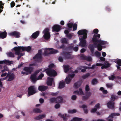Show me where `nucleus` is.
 <instances>
[{
    "label": "nucleus",
    "mask_w": 121,
    "mask_h": 121,
    "mask_svg": "<svg viewBox=\"0 0 121 121\" xmlns=\"http://www.w3.org/2000/svg\"><path fill=\"white\" fill-rule=\"evenodd\" d=\"M72 120V121H81L82 119L75 117H73Z\"/></svg>",
    "instance_id": "nucleus-32"
},
{
    "label": "nucleus",
    "mask_w": 121,
    "mask_h": 121,
    "mask_svg": "<svg viewBox=\"0 0 121 121\" xmlns=\"http://www.w3.org/2000/svg\"><path fill=\"white\" fill-rule=\"evenodd\" d=\"M94 54L95 56L98 57H99L101 55L100 53L97 51H95Z\"/></svg>",
    "instance_id": "nucleus-45"
},
{
    "label": "nucleus",
    "mask_w": 121,
    "mask_h": 121,
    "mask_svg": "<svg viewBox=\"0 0 121 121\" xmlns=\"http://www.w3.org/2000/svg\"><path fill=\"white\" fill-rule=\"evenodd\" d=\"M104 65L106 67V68H108L110 66L111 64L108 63V61H105L104 62Z\"/></svg>",
    "instance_id": "nucleus-36"
},
{
    "label": "nucleus",
    "mask_w": 121,
    "mask_h": 121,
    "mask_svg": "<svg viewBox=\"0 0 121 121\" xmlns=\"http://www.w3.org/2000/svg\"><path fill=\"white\" fill-rule=\"evenodd\" d=\"M33 112L35 113H38L41 112H42V111L39 109L35 108L33 109Z\"/></svg>",
    "instance_id": "nucleus-34"
},
{
    "label": "nucleus",
    "mask_w": 121,
    "mask_h": 121,
    "mask_svg": "<svg viewBox=\"0 0 121 121\" xmlns=\"http://www.w3.org/2000/svg\"><path fill=\"white\" fill-rule=\"evenodd\" d=\"M82 83V81H79L74 84V86L75 88H77L79 87L81 85Z\"/></svg>",
    "instance_id": "nucleus-20"
},
{
    "label": "nucleus",
    "mask_w": 121,
    "mask_h": 121,
    "mask_svg": "<svg viewBox=\"0 0 121 121\" xmlns=\"http://www.w3.org/2000/svg\"><path fill=\"white\" fill-rule=\"evenodd\" d=\"M117 78V77L113 75H112L111 76L108 77L109 79L111 80H113L114 79H116Z\"/></svg>",
    "instance_id": "nucleus-31"
},
{
    "label": "nucleus",
    "mask_w": 121,
    "mask_h": 121,
    "mask_svg": "<svg viewBox=\"0 0 121 121\" xmlns=\"http://www.w3.org/2000/svg\"><path fill=\"white\" fill-rule=\"evenodd\" d=\"M35 13L37 14H38L39 13V10L38 9H36L35 10Z\"/></svg>",
    "instance_id": "nucleus-63"
},
{
    "label": "nucleus",
    "mask_w": 121,
    "mask_h": 121,
    "mask_svg": "<svg viewBox=\"0 0 121 121\" xmlns=\"http://www.w3.org/2000/svg\"><path fill=\"white\" fill-rule=\"evenodd\" d=\"M81 57L83 58V59H85L87 60L90 61H91L92 60V58L90 56L87 57L81 54Z\"/></svg>",
    "instance_id": "nucleus-26"
},
{
    "label": "nucleus",
    "mask_w": 121,
    "mask_h": 121,
    "mask_svg": "<svg viewBox=\"0 0 121 121\" xmlns=\"http://www.w3.org/2000/svg\"><path fill=\"white\" fill-rule=\"evenodd\" d=\"M64 58L65 59H68L71 58V55L69 52H64L62 54Z\"/></svg>",
    "instance_id": "nucleus-16"
},
{
    "label": "nucleus",
    "mask_w": 121,
    "mask_h": 121,
    "mask_svg": "<svg viewBox=\"0 0 121 121\" xmlns=\"http://www.w3.org/2000/svg\"><path fill=\"white\" fill-rule=\"evenodd\" d=\"M9 35L11 36H13L16 38H19L20 37L21 34L19 32L15 31L10 33Z\"/></svg>",
    "instance_id": "nucleus-10"
},
{
    "label": "nucleus",
    "mask_w": 121,
    "mask_h": 121,
    "mask_svg": "<svg viewBox=\"0 0 121 121\" xmlns=\"http://www.w3.org/2000/svg\"><path fill=\"white\" fill-rule=\"evenodd\" d=\"M90 75V74L89 73H87L86 74L82 76V77L83 78L85 79Z\"/></svg>",
    "instance_id": "nucleus-38"
},
{
    "label": "nucleus",
    "mask_w": 121,
    "mask_h": 121,
    "mask_svg": "<svg viewBox=\"0 0 121 121\" xmlns=\"http://www.w3.org/2000/svg\"><path fill=\"white\" fill-rule=\"evenodd\" d=\"M20 47L21 48V49H22V51H26L28 52L30 51L31 49V47L30 46H28L27 47Z\"/></svg>",
    "instance_id": "nucleus-17"
},
{
    "label": "nucleus",
    "mask_w": 121,
    "mask_h": 121,
    "mask_svg": "<svg viewBox=\"0 0 121 121\" xmlns=\"http://www.w3.org/2000/svg\"><path fill=\"white\" fill-rule=\"evenodd\" d=\"M4 3H3L2 1H0V13L3 11V9L4 8L3 6Z\"/></svg>",
    "instance_id": "nucleus-30"
},
{
    "label": "nucleus",
    "mask_w": 121,
    "mask_h": 121,
    "mask_svg": "<svg viewBox=\"0 0 121 121\" xmlns=\"http://www.w3.org/2000/svg\"><path fill=\"white\" fill-rule=\"evenodd\" d=\"M65 83L64 82L61 81L59 83L58 88L60 89L63 88L65 87Z\"/></svg>",
    "instance_id": "nucleus-27"
},
{
    "label": "nucleus",
    "mask_w": 121,
    "mask_h": 121,
    "mask_svg": "<svg viewBox=\"0 0 121 121\" xmlns=\"http://www.w3.org/2000/svg\"><path fill=\"white\" fill-rule=\"evenodd\" d=\"M114 113H113L111 114L108 117V121H113L112 119L113 118V117L114 116Z\"/></svg>",
    "instance_id": "nucleus-29"
},
{
    "label": "nucleus",
    "mask_w": 121,
    "mask_h": 121,
    "mask_svg": "<svg viewBox=\"0 0 121 121\" xmlns=\"http://www.w3.org/2000/svg\"><path fill=\"white\" fill-rule=\"evenodd\" d=\"M86 95L83 96L82 97V99L83 100L85 101L91 95V93L90 92H86Z\"/></svg>",
    "instance_id": "nucleus-15"
},
{
    "label": "nucleus",
    "mask_w": 121,
    "mask_h": 121,
    "mask_svg": "<svg viewBox=\"0 0 121 121\" xmlns=\"http://www.w3.org/2000/svg\"><path fill=\"white\" fill-rule=\"evenodd\" d=\"M77 96L75 95H73L71 97V99L73 100H75Z\"/></svg>",
    "instance_id": "nucleus-62"
},
{
    "label": "nucleus",
    "mask_w": 121,
    "mask_h": 121,
    "mask_svg": "<svg viewBox=\"0 0 121 121\" xmlns=\"http://www.w3.org/2000/svg\"><path fill=\"white\" fill-rule=\"evenodd\" d=\"M71 79L68 77H66L65 79L66 82L67 84H69L71 81Z\"/></svg>",
    "instance_id": "nucleus-33"
},
{
    "label": "nucleus",
    "mask_w": 121,
    "mask_h": 121,
    "mask_svg": "<svg viewBox=\"0 0 121 121\" xmlns=\"http://www.w3.org/2000/svg\"><path fill=\"white\" fill-rule=\"evenodd\" d=\"M99 59L101 61H104L105 60V58L101 56L99 58Z\"/></svg>",
    "instance_id": "nucleus-61"
},
{
    "label": "nucleus",
    "mask_w": 121,
    "mask_h": 121,
    "mask_svg": "<svg viewBox=\"0 0 121 121\" xmlns=\"http://www.w3.org/2000/svg\"><path fill=\"white\" fill-rule=\"evenodd\" d=\"M73 47L71 45L67 47L68 49L70 50H71L73 49Z\"/></svg>",
    "instance_id": "nucleus-60"
},
{
    "label": "nucleus",
    "mask_w": 121,
    "mask_h": 121,
    "mask_svg": "<svg viewBox=\"0 0 121 121\" xmlns=\"http://www.w3.org/2000/svg\"><path fill=\"white\" fill-rule=\"evenodd\" d=\"M7 35V33L6 31L0 33V38L4 39L6 37Z\"/></svg>",
    "instance_id": "nucleus-22"
},
{
    "label": "nucleus",
    "mask_w": 121,
    "mask_h": 121,
    "mask_svg": "<svg viewBox=\"0 0 121 121\" xmlns=\"http://www.w3.org/2000/svg\"><path fill=\"white\" fill-rule=\"evenodd\" d=\"M75 74L74 73H73L72 74H69L68 75V77H69L70 78L72 79L75 76Z\"/></svg>",
    "instance_id": "nucleus-52"
},
{
    "label": "nucleus",
    "mask_w": 121,
    "mask_h": 121,
    "mask_svg": "<svg viewBox=\"0 0 121 121\" xmlns=\"http://www.w3.org/2000/svg\"><path fill=\"white\" fill-rule=\"evenodd\" d=\"M49 100L51 103H53L54 102L56 103V98H50L49 99Z\"/></svg>",
    "instance_id": "nucleus-41"
},
{
    "label": "nucleus",
    "mask_w": 121,
    "mask_h": 121,
    "mask_svg": "<svg viewBox=\"0 0 121 121\" xmlns=\"http://www.w3.org/2000/svg\"><path fill=\"white\" fill-rule=\"evenodd\" d=\"M119 66H121V60L120 59H118L115 62Z\"/></svg>",
    "instance_id": "nucleus-39"
},
{
    "label": "nucleus",
    "mask_w": 121,
    "mask_h": 121,
    "mask_svg": "<svg viewBox=\"0 0 121 121\" xmlns=\"http://www.w3.org/2000/svg\"><path fill=\"white\" fill-rule=\"evenodd\" d=\"M115 103L114 101L112 100L109 101L107 104L108 108L111 109H113L115 108Z\"/></svg>",
    "instance_id": "nucleus-12"
},
{
    "label": "nucleus",
    "mask_w": 121,
    "mask_h": 121,
    "mask_svg": "<svg viewBox=\"0 0 121 121\" xmlns=\"http://www.w3.org/2000/svg\"><path fill=\"white\" fill-rule=\"evenodd\" d=\"M49 31V29L48 28H46L43 31L44 34L43 37L45 39L48 40L50 37V34Z\"/></svg>",
    "instance_id": "nucleus-9"
},
{
    "label": "nucleus",
    "mask_w": 121,
    "mask_h": 121,
    "mask_svg": "<svg viewBox=\"0 0 121 121\" xmlns=\"http://www.w3.org/2000/svg\"><path fill=\"white\" fill-rule=\"evenodd\" d=\"M111 96L112 101H114L116 99H117L118 98L117 96L114 95H112Z\"/></svg>",
    "instance_id": "nucleus-35"
},
{
    "label": "nucleus",
    "mask_w": 121,
    "mask_h": 121,
    "mask_svg": "<svg viewBox=\"0 0 121 121\" xmlns=\"http://www.w3.org/2000/svg\"><path fill=\"white\" fill-rule=\"evenodd\" d=\"M94 48H97L98 50L99 51H101L102 48V46L100 44H98L97 45H95L93 43V45H90L89 46V49L92 54L94 52Z\"/></svg>",
    "instance_id": "nucleus-5"
},
{
    "label": "nucleus",
    "mask_w": 121,
    "mask_h": 121,
    "mask_svg": "<svg viewBox=\"0 0 121 121\" xmlns=\"http://www.w3.org/2000/svg\"><path fill=\"white\" fill-rule=\"evenodd\" d=\"M8 56L10 57H14V54L12 52H9L8 54Z\"/></svg>",
    "instance_id": "nucleus-48"
},
{
    "label": "nucleus",
    "mask_w": 121,
    "mask_h": 121,
    "mask_svg": "<svg viewBox=\"0 0 121 121\" xmlns=\"http://www.w3.org/2000/svg\"><path fill=\"white\" fill-rule=\"evenodd\" d=\"M76 112V110L75 109H73L72 110H70L68 111V112L69 113L72 114L75 113Z\"/></svg>",
    "instance_id": "nucleus-40"
},
{
    "label": "nucleus",
    "mask_w": 121,
    "mask_h": 121,
    "mask_svg": "<svg viewBox=\"0 0 121 121\" xmlns=\"http://www.w3.org/2000/svg\"><path fill=\"white\" fill-rule=\"evenodd\" d=\"M45 71L48 75L49 76L55 77L57 75V73L54 69L49 70L48 69L47 70H44L43 72Z\"/></svg>",
    "instance_id": "nucleus-6"
},
{
    "label": "nucleus",
    "mask_w": 121,
    "mask_h": 121,
    "mask_svg": "<svg viewBox=\"0 0 121 121\" xmlns=\"http://www.w3.org/2000/svg\"><path fill=\"white\" fill-rule=\"evenodd\" d=\"M64 69L65 73H67L69 69H71L72 68L71 67L69 68V65H64Z\"/></svg>",
    "instance_id": "nucleus-25"
},
{
    "label": "nucleus",
    "mask_w": 121,
    "mask_h": 121,
    "mask_svg": "<svg viewBox=\"0 0 121 121\" xmlns=\"http://www.w3.org/2000/svg\"><path fill=\"white\" fill-rule=\"evenodd\" d=\"M61 27L60 26L56 24L54 25L52 28V31L58 32L60 30Z\"/></svg>",
    "instance_id": "nucleus-13"
},
{
    "label": "nucleus",
    "mask_w": 121,
    "mask_h": 121,
    "mask_svg": "<svg viewBox=\"0 0 121 121\" xmlns=\"http://www.w3.org/2000/svg\"><path fill=\"white\" fill-rule=\"evenodd\" d=\"M60 104H57L55 105V108L56 109L59 108L60 107Z\"/></svg>",
    "instance_id": "nucleus-58"
},
{
    "label": "nucleus",
    "mask_w": 121,
    "mask_h": 121,
    "mask_svg": "<svg viewBox=\"0 0 121 121\" xmlns=\"http://www.w3.org/2000/svg\"><path fill=\"white\" fill-rule=\"evenodd\" d=\"M106 86L109 88H111L113 86V84L112 83H108L106 84Z\"/></svg>",
    "instance_id": "nucleus-53"
},
{
    "label": "nucleus",
    "mask_w": 121,
    "mask_h": 121,
    "mask_svg": "<svg viewBox=\"0 0 121 121\" xmlns=\"http://www.w3.org/2000/svg\"><path fill=\"white\" fill-rule=\"evenodd\" d=\"M73 33H69L67 35L66 37L69 39H71L73 36Z\"/></svg>",
    "instance_id": "nucleus-46"
},
{
    "label": "nucleus",
    "mask_w": 121,
    "mask_h": 121,
    "mask_svg": "<svg viewBox=\"0 0 121 121\" xmlns=\"http://www.w3.org/2000/svg\"><path fill=\"white\" fill-rule=\"evenodd\" d=\"M56 103H61L63 102V99L60 96H59L56 98Z\"/></svg>",
    "instance_id": "nucleus-23"
},
{
    "label": "nucleus",
    "mask_w": 121,
    "mask_h": 121,
    "mask_svg": "<svg viewBox=\"0 0 121 121\" xmlns=\"http://www.w3.org/2000/svg\"><path fill=\"white\" fill-rule=\"evenodd\" d=\"M21 48L20 46H18L15 47L13 48L14 50L15 51V54L21 57L23 56L24 54L22 52H22Z\"/></svg>",
    "instance_id": "nucleus-8"
},
{
    "label": "nucleus",
    "mask_w": 121,
    "mask_h": 121,
    "mask_svg": "<svg viewBox=\"0 0 121 121\" xmlns=\"http://www.w3.org/2000/svg\"><path fill=\"white\" fill-rule=\"evenodd\" d=\"M15 77V75L14 73L9 72L7 75V77L8 78L7 81H9L13 80L14 78Z\"/></svg>",
    "instance_id": "nucleus-11"
},
{
    "label": "nucleus",
    "mask_w": 121,
    "mask_h": 121,
    "mask_svg": "<svg viewBox=\"0 0 121 121\" xmlns=\"http://www.w3.org/2000/svg\"><path fill=\"white\" fill-rule=\"evenodd\" d=\"M13 62V61H10L5 60L4 64L7 65H10L12 64Z\"/></svg>",
    "instance_id": "nucleus-37"
},
{
    "label": "nucleus",
    "mask_w": 121,
    "mask_h": 121,
    "mask_svg": "<svg viewBox=\"0 0 121 121\" xmlns=\"http://www.w3.org/2000/svg\"><path fill=\"white\" fill-rule=\"evenodd\" d=\"M39 31H37L32 34L31 36V37L34 39H36L39 35Z\"/></svg>",
    "instance_id": "nucleus-19"
},
{
    "label": "nucleus",
    "mask_w": 121,
    "mask_h": 121,
    "mask_svg": "<svg viewBox=\"0 0 121 121\" xmlns=\"http://www.w3.org/2000/svg\"><path fill=\"white\" fill-rule=\"evenodd\" d=\"M67 26L69 28H72L73 26V23L72 22H70L67 24Z\"/></svg>",
    "instance_id": "nucleus-50"
},
{
    "label": "nucleus",
    "mask_w": 121,
    "mask_h": 121,
    "mask_svg": "<svg viewBox=\"0 0 121 121\" xmlns=\"http://www.w3.org/2000/svg\"><path fill=\"white\" fill-rule=\"evenodd\" d=\"M66 114H61L60 113L58 114V116H60L61 117L63 118L65 117H66Z\"/></svg>",
    "instance_id": "nucleus-56"
},
{
    "label": "nucleus",
    "mask_w": 121,
    "mask_h": 121,
    "mask_svg": "<svg viewBox=\"0 0 121 121\" xmlns=\"http://www.w3.org/2000/svg\"><path fill=\"white\" fill-rule=\"evenodd\" d=\"M88 31L86 29L81 30L78 32V34L79 35H83L82 37L80 39V42L79 44V45L84 47L85 46L86 44V40L85 39L87 38Z\"/></svg>",
    "instance_id": "nucleus-1"
},
{
    "label": "nucleus",
    "mask_w": 121,
    "mask_h": 121,
    "mask_svg": "<svg viewBox=\"0 0 121 121\" xmlns=\"http://www.w3.org/2000/svg\"><path fill=\"white\" fill-rule=\"evenodd\" d=\"M61 42L63 43H67V40L65 38L62 39L61 40Z\"/></svg>",
    "instance_id": "nucleus-44"
},
{
    "label": "nucleus",
    "mask_w": 121,
    "mask_h": 121,
    "mask_svg": "<svg viewBox=\"0 0 121 121\" xmlns=\"http://www.w3.org/2000/svg\"><path fill=\"white\" fill-rule=\"evenodd\" d=\"M48 88L47 86H39L38 90L39 91H45Z\"/></svg>",
    "instance_id": "nucleus-24"
},
{
    "label": "nucleus",
    "mask_w": 121,
    "mask_h": 121,
    "mask_svg": "<svg viewBox=\"0 0 121 121\" xmlns=\"http://www.w3.org/2000/svg\"><path fill=\"white\" fill-rule=\"evenodd\" d=\"M44 76V75L42 73H41L39 76L37 78V80H39V79H41Z\"/></svg>",
    "instance_id": "nucleus-43"
},
{
    "label": "nucleus",
    "mask_w": 121,
    "mask_h": 121,
    "mask_svg": "<svg viewBox=\"0 0 121 121\" xmlns=\"http://www.w3.org/2000/svg\"><path fill=\"white\" fill-rule=\"evenodd\" d=\"M79 94H80L81 95H84L85 94H84L82 91V88H79Z\"/></svg>",
    "instance_id": "nucleus-51"
},
{
    "label": "nucleus",
    "mask_w": 121,
    "mask_h": 121,
    "mask_svg": "<svg viewBox=\"0 0 121 121\" xmlns=\"http://www.w3.org/2000/svg\"><path fill=\"white\" fill-rule=\"evenodd\" d=\"M59 52L58 50H55L52 48H46L44 52L45 56H47L49 54H54Z\"/></svg>",
    "instance_id": "nucleus-3"
},
{
    "label": "nucleus",
    "mask_w": 121,
    "mask_h": 121,
    "mask_svg": "<svg viewBox=\"0 0 121 121\" xmlns=\"http://www.w3.org/2000/svg\"><path fill=\"white\" fill-rule=\"evenodd\" d=\"M55 65L53 63L50 64L48 66V68L44 70H47L48 69L49 70L52 69V68H54Z\"/></svg>",
    "instance_id": "nucleus-28"
},
{
    "label": "nucleus",
    "mask_w": 121,
    "mask_h": 121,
    "mask_svg": "<svg viewBox=\"0 0 121 121\" xmlns=\"http://www.w3.org/2000/svg\"><path fill=\"white\" fill-rule=\"evenodd\" d=\"M100 104L99 103H98L96 104L95 107V108L97 109V110L98 108H99Z\"/></svg>",
    "instance_id": "nucleus-57"
},
{
    "label": "nucleus",
    "mask_w": 121,
    "mask_h": 121,
    "mask_svg": "<svg viewBox=\"0 0 121 121\" xmlns=\"http://www.w3.org/2000/svg\"><path fill=\"white\" fill-rule=\"evenodd\" d=\"M73 30H76L77 27V25L76 24H74L73 26Z\"/></svg>",
    "instance_id": "nucleus-49"
},
{
    "label": "nucleus",
    "mask_w": 121,
    "mask_h": 121,
    "mask_svg": "<svg viewBox=\"0 0 121 121\" xmlns=\"http://www.w3.org/2000/svg\"><path fill=\"white\" fill-rule=\"evenodd\" d=\"M53 81V78L48 77V81L47 82V85H48L51 86L52 85Z\"/></svg>",
    "instance_id": "nucleus-21"
},
{
    "label": "nucleus",
    "mask_w": 121,
    "mask_h": 121,
    "mask_svg": "<svg viewBox=\"0 0 121 121\" xmlns=\"http://www.w3.org/2000/svg\"><path fill=\"white\" fill-rule=\"evenodd\" d=\"M93 32L95 34H97L98 33L99 30L98 29H95L93 30Z\"/></svg>",
    "instance_id": "nucleus-54"
},
{
    "label": "nucleus",
    "mask_w": 121,
    "mask_h": 121,
    "mask_svg": "<svg viewBox=\"0 0 121 121\" xmlns=\"http://www.w3.org/2000/svg\"><path fill=\"white\" fill-rule=\"evenodd\" d=\"M97 110V109L94 108L91 109V112L92 113H94Z\"/></svg>",
    "instance_id": "nucleus-55"
},
{
    "label": "nucleus",
    "mask_w": 121,
    "mask_h": 121,
    "mask_svg": "<svg viewBox=\"0 0 121 121\" xmlns=\"http://www.w3.org/2000/svg\"><path fill=\"white\" fill-rule=\"evenodd\" d=\"M100 35L98 34L97 35L94 34L91 40V42L94 43V44L97 45L98 44H100L101 45H104L107 43V42L105 41L101 40L99 39L100 37Z\"/></svg>",
    "instance_id": "nucleus-2"
},
{
    "label": "nucleus",
    "mask_w": 121,
    "mask_h": 121,
    "mask_svg": "<svg viewBox=\"0 0 121 121\" xmlns=\"http://www.w3.org/2000/svg\"><path fill=\"white\" fill-rule=\"evenodd\" d=\"M15 3L14 1H12L10 3L11 7L13 8L15 5Z\"/></svg>",
    "instance_id": "nucleus-59"
},
{
    "label": "nucleus",
    "mask_w": 121,
    "mask_h": 121,
    "mask_svg": "<svg viewBox=\"0 0 121 121\" xmlns=\"http://www.w3.org/2000/svg\"><path fill=\"white\" fill-rule=\"evenodd\" d=\"M28 97L33 95L37 92L36 88L34 86H32L29 87L28 88Z\"/></svg>",
    "instance_id": "nucleus-4"
},
{
    "label": "nucleus",
    "mask_w": 121,
    "mask_h": 121,
    "mask_svg": "<svg viewBox=\"0 0 121 121\" xmlns=\"http://www.w3.org/2000/svg\"><path fill=\"white\" fill-rule=\"evenodd\" d=\"M78 49V47H75L73 48V50L75 52H77Z\"/></svg>",
    "instance_id": "nucleus-64"
},
{
    "label": "nucleus",
    "mask_w": 121,
    "mask_h": 121,
    "mask_svg": "<svg viewBox=\"0 0 121 121\" xmlns=\"http://www.w3.org/2000/svg\"><path fill=\"white\" fill-rule=\"evenodd\" d=\"M98 81L95 78L93 79L92 81V84L93 85L96 84L97 82Z\"/></svg>",
    "instance_id": "nucleus-42"
},
{
    "label": "nucleus",
    "mask_w": 121,
    "mask_h": 121,
    "mask_svg": "<svg viewBox=\"0 0 121 121\" xmlns=\"http://www.w3.org/2000/svg\"><path fill=\"white\" fill-rule=\"evenodd\" d=\"M33 59L36 60V61L41 62L42 61V57L41 55L36 54L33 57Z\"/></svg>",
    "instance_id": "nucleus-14"
},
{
    "label": "nucleus",
    "mask_w": 121,
    "mask_h": 121,
    "mask_svg": "<svg viewBox=\"0 0 121 121\" xmlns=\"http://www.w3.org/2000/svg\"><path fill=\"white\" fill-rule=\"evenodd\" d=\"M30 79L32 80V81L34 83H35L37 78H36V75L34 73L33 74L31 75L30 77Z\"/></svg>",
    "instance_id": "nucleus-18"
},
{
    "label": "nucleus",
    "mask_w": 121,
    "mask_h": 121,
    "mask_svg": "<svg viewBox=\"0 0 121 121\" xmlns=\"http://www.w3.org/2000/svg\"><path fill=\"white\" fill-rule=\"evenodd\" d=\"M90 88L89 86L88 85H86V86L85 87V90L86 92H88L89 91Z\"/></svg>",
    "instance_id": "nucleus-47"
},
{
    "label": "nucleus",
    "mask_w": 121,
    "mask_h": 121,
    "mask_svg": "<svg viewBox=\"0 0 121 121\" xmlns=\"http://www.w3.org/2000/svg\"><path fill=\"white\" fill-rule=\"evenodd\" d=\"M35 65L34 64H30L29 66L24 67L23 68V70L28 73V74H31L33 71L34 69V68L31 66H34Z\"/></svg>",
    "instance_id": "nucleus-7"
}]
</instances>
